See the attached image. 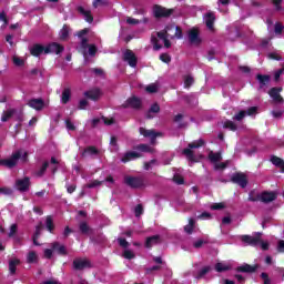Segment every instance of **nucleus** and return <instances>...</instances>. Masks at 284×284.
Masks as SVG:
<instances>
[{
  "mask_svg": "<svg viewBox=\"0 0 284 284\" xmlns=\"http://www.w3.org/2000/svg\"><path fill=\"white\" fill-rule=\"evenodd\" d=\"M19 161L28 163V152L18 150L7 159H0V168H7V170H14L19 165Z\"/></svg>",
  "mask_w": 284,
  "mask_h": 284,
  "instance_id": "obj_1",
  "label": "nucleus"
},
{
  "mask_svg": "<svg viewBox=\"0 0 284 284\" xmlns=\"http://www.w3.org/2000/svg\"><path fill=\"white\" fill-rule=\"evenodd\" d=\"M205 145V141L203 139H200L197 141L191 142L187 144V148L182 151L184 156H186L187 161H191L192 163H196V156L194 155V151L199 148H203Z\"/></svg>",
  "mask_w": 284,
  "mask_h": 284,
  "instance_id": "obj_2",
  "label": "nucleus"
},
{
  "mask_svg": "<svg viewBox=\"0 0 284 284\" xmlns=\"http://www.w3.org/2000/svg\"><path fill=\"white\" fill-rule=\"evenodd\" d=\"M124 183L132 190H140V187H145V179L143 176H130L124 178Z\"/></svg>",
  "mask_w": 284,
  "mask_h": 284,
  "instance_id": "obj_3",
  "label": "nucleus"
},
{
  "mask_svg": "<svg viewBox=\"0 0 284 284\" xmlns=\"http://www.w3.org/2000/svg\"><path fill=\"white\" fill-rule=\"evenodd\" d=\"M152 10L155 19H169L174 14V9H168L161 4H154Z\"/></svg>",
  "mask_w": 284,
  "mask_h": 284,
  "instance_id": "obj_4",
  "label": "nucleus"
},
{
  "mask_svg": "<svg viewBox=\"0 0 284 284\" xmlns=\"http://www.w3.org/2000/svg\"><path fill=\"white\" fill-rule=\"evenodd\" d=\"M121 108H123L124 110H128V108H132L133 110H141V108H143V102H141V99L136 97H131L126 99Z\"/></svg>",
  "mask_w": 284,
  "mask_h": 284,
  "instance_id": "obj_5",
  "label": "nucleus"
},
{
  "mask_svg": "<svg viewBox=\"0 0 284 284\" xmlns=\"http://www.w3.org/2000/svg\"><path fill=\"white\" fill-rule=\"evenodd\" d=\"M187 37L191 45H201L203 41L201 39V31L199 30V28H192L191 30H189Z\"/></svg>",
  "mask_w": 284,
  "mask_h": 284,
  "instance_id": "obj_6",
  "label": "nucleus"
},
{
  "mask_svg": "<svg viewBox=\"0 0 284 284\" xmlns=\"http://www.w3.org/2000/svg\"><path fill=\"white\" fill-rule=\"evenodd\" d=\"M139 132L142 136H144V139H151V143L154 145V143H156V136H162L163 133L161 132H156L154 130H148L143 126H141L139 129Z\"/></svg>",
  "mask_w": 284,
  "mask_h": 284,
  "instance_id": "obj_7",
  "label": "nucleus"
},
{
  "mask_svg": "<svg viewBox=\"0 0 284 284\" xmlns=\"http://www.w3.org/2000/svg\"><path fill=\"white\" fill-rule=\"evenodd\" d=\"M231 182L234 183L235 185H240V187H247V175L245 173H234L231 178Z\"/></svg>",
  "mask_w": 284,
  "mask_h": 284,
  "instance_id": "obj_8",
  "label": "nucleus"
},
{
  "mask_svg": "<svg viewBox=\"0 0 284 284\" xmlns=\"http://www.w3.org/2000/svg\"><path fill=\"white\" fill-rule=\"evenodd\" d=\"M88 267H92V264L88 258L78 257L73 260V270H75L77 272H81Z\"/></svg>",
  "mask_w": 284,
  "mask_h": 284,
  "instance_id": "obj_9",
  "label": "nucleus"
},
{
  "mask_svg": "<svg viewBox=\"0 0 284 284\" xmlns=\"http://www.w3.org/2000/svg\"><path fill=\"white\" fill-rule=\"evenodd\" d=\"M123 61L129 63L130 68H134L136 63H139V59L136 58V54L130 49H126L123 53Z\"/></svg>",
  "mask_w": 284,
  "mask_h": 284,
  "instance_id": "obj_10",
  "label": "nucleus"
},
{
  "mask_svg": "<svg viewBox=\"0 0 284 284\" xmlns=\"http://www.w3.org/2000/svg\"><path fill=\"white\" fill-rule=\"evenodd\" d=\"M241 241L242 243H245L246 245H252L254 247L258 245V243H261V233H256L255 236L242 235Z\"/></svg>",
  "mask_w": 284,
  "mask_h": 284,
  "instance_id": "obj_11",
  "label": "nucleus"
},
{
  "mask_svg": "<svg viewBox=\"0 0 284 284\" xmlns=\"http://www.w3.org/2000/svg\"><path fill=\"white\" fill-rule=\"evenodd\" d=\"M65 48L62 44L52 42L45 47V54H61Z\"/></svg>",
  "mask_w": 284,
  "mask_h": 284,
  "instance_id": "obj_12",
  "label": "nucleus"
},
{
  "mask_svg": "<svg viewBox=\"0 0 284 284\" xmlns=\"http://www.w3.org/2000/svg\"><path fill=\"white\" fill-rule=\"evenodd\" d=\"M30 185L31 183L28 176L16 181V187L19 192H28V190H30Z\"/></svg>",
  "mask_w": 284,
  "mask_h": 284,
  "instance_id": "obj_13",
  "label": "nucleus"
},
{
  "mask_svg": "<svg viewBox=\"0 0 284 284\" xmlns=\"http://www.w3.org/2000/svg\"><path fill=\"white\" fill-rule=\"evenodd\" d=\"M277 195L275 192L271 191H264L262 194H260V201L262 203H272L273 201H276Z\"/></svg>",
  "mask_w": 284,
  "mask_h": 284,
  "instance_id": "obj_14",
  "label": "nucleus"
},
{
  "mask_svg": "<svg viewBox=\"0 0 284 284\" xmlns=\"http://www.w3.org/2000/svg\"><path fill=\"white\" fill-rule=\"evenodd\" d=\"M258 270V264L250 265L243 264L236 267V272H242V274H254Z\"/></svg>",
  "mask_w": 284,
  "mask_h": 284,
  "instance_id": "obj_15",
  "label": "nucleus"
},
{
  "mask_svg": "<svg viewBox=\"0 0 284 284\" xmlns=\"http://www.w3.org/2000/svg\"><path fill=\"white\" fill-rule=\"evenodd\" d=\"M27 105H29V108H32L33 110L41 111L43 110L45 102L41 98L31 99L28 101Z\"/></svg>",
  "mask_w": 284,
  "mask_h": 284,
  "instance_id": "obj_16",
  "label": "nucleus"
},
{
  "mask_svg": "<svg viewBox=\"0 0 284 284\" xmlns=\"http://www.w3.org/2000/svg\"><path fill=\"white\" fill-rule=\"evenodd\" d=\"M160 243H161V235H152L146 237L144 247H146V250H152L153 245H159Z\"/></svg>",
  "mask_w": 284,
  "mask_h": 284,
  "instance_id": "obj_17",
  "label": "nucleus"
},
{
  "mask_svg": "<svg viewBox=\"0 0 284 284\" xmlns=\"http://www.w3.org/2000/svg\"><path fill=\"white\" fill-rule=\"evenodd\" d=\"M45 54V47L43 44L36 43L30 48L31 57H41V54Z\"/></svg>",
  "mask_w": 284,
  "mask_h": 284,
  "instance_id": "obj_18",
  "label": "nucleus"
},
{
  "mask_svg": "<svg viewBox=\"0 0 284 284\" xmlns=\"http://www.w3.org/2000/svg\"><path fill=\"white\" fill-rule=\"evenodd\" d=\"M141 154L135 151H129L124 153V155L121 158L122 163H130V161H134V159H141Z\"/></svg>",
  "mask_w": 284,
  "mask_h": 284,
  "instance_id": "obj_19",
  "label": "nucleus"
},
{
  "mask_svg": "<svg viewBox=\"0 0 284 284\" xmlns=\"http://www.w3.org/2000/svg\"><path fill=\"white\" fill-rule=\"evenodd\" d=\"M256 80L260 83V90H263V88L270 85V81H272V77L267 75V74H256Z\"/></svg>",
  "mask_w": 284,
  "mask_h": 284,
  "instance_id": "obj_20",
  "label": "nucleus"
},
{
  "mask_svg": "<svg viewBox=\"0 0 284 284\" xmlns=\"http://www.w3.org/2000/svg\"><path fill=\"white\" fill-rule=\"evenodd\" d=\"M84 97L91 101H97L98 99H101V89H91L85 91Z\"/></svg>",
  "mask_w": 284,
  "mask_h": 284,
  "instance_id": "obj_21",
  "label": "nucleus"
},
{
  "mask_svg": "<svg viewBox=\"0 0 284 284\" xmlns=\"http://www.w3.org/2000/svg\"><path fill=\"white\" fill-rule=\"evenodd\" d=\"M78 12L84 17L87 23H92V21H94L91 10H85L83 7H78Z\"/></svg>",
  "mask_w": 284,
  "mask_h": 284,
  "instance_id": "obj_22",
  "label": "nucleus"
},
{
  "mask_svg": "<svg viewBox=\"0 0 284 284\" xmlns=\"http://www.w3.org/2000/svg\"><path fill=\"white\" fill-rule=\"evenodd\" d=\"M214 21H216V16H214V12H207L205 14V24L209 30H214Z\"/></svg>",
  "mask_w": 284,
  "mask_h": 284,
  "instance_id": "obj_23",
  "label": "nucleus"
},
{
  "mask_svg": "<svg viewBox=\"0 0 284 284\" xmlns=\"http://www.w3.org/2000/svg\"><path fill=\"white\" fill-rule=\"evenodd\" d=\"M79 230L81 234H94V229L90 227V225L85 221L79 223Z\"/></svg>",
  "mask_w": 284,
  "mask_h": 284,
  "instance_id": "obj_24",
  "label": "nucleus"
},
{
  "mask_svg": "<svg viewBox=\"0 0 284 284\" xmlns=\"http://www.w3.org/2000/svg\"><path fill=\"white\" fill-rule=\"evenodd\" d=\"M170 30H174V24L166 26L164 30L159 31L156 33L158 38H160L162 41H165V39H169L170 37V33H168Z\"/></svg>",
  "mask_w": 284,
  "mask_h": 284,
  "instance_id": "obj_25",
  "label": "nucleus"
},
{
  "mask_svg": "<svg viewBox=\"0 0 284 284\" xmlns=\"http://www.w3.org/2000/svg\"><path fill=\"white\" fill-rule=\"evenodd\" d=\"M60 41H68L70 39V26L63 24L59 32Z\"/></svg>",
  "mask_w": 284,
  "mask_h": 284,
  "instance_id": "obj_26",
  "label": "nucleus"
},
{
  "mask_svg": "<svg viewBox=\"0 0 284 284\" xmlns=\"http://www.w3.org/2000/svg\"><path fill=\"white\" fill-rule=\"evenodd\" d=\"M21 265V260L19 258H11L9 261V272L12 276H14V274H17V266Z\"/></svg>",
  "mask_w": 284,
  "mask_h": 284,
  "instance_id": "obj_27",
  "label": "nucleus"
},
{
  "mask_svg": "<svg viewBox=\"0 0 284 284\" xmlns=\"http://www.w3.org/2000/svg\"><path fill=\"white\" fill-rule=\"evenodd\" d=\"M52 250L58 252L61 256H68V250H65V245H61L59 242H54L52 244Z\"/></svg>",
  "mask_w": 284,
  "mask_h": 284,
  "instance_id": "obj_28",
  "label": "nucleus"
},
{
  "mask_svg": "<svg viewBox=\"0 0 284 284\" xmlns=\"http://www.w3.org/2000/svg\"><path fill=\"white\" fill-rule=\"evenodd\" d=\"M16 112L17 109H8L7 111H3L1 115L2 123H8V120L13 118Z\"/></svg>",
  "mask_w": 284,
  "mask_h": 284,
  "instance_id": "obj_29",
  "label": "nucleus"
},
{
  "mask_svg": "<svg viewBox=\"0 0 284 284\" xmlns=\"http://www.w3.org/2000/svg\"><path fill=\"white\" fill-rule=\"evenodd\" d=\"M271 163L273 165H275V168H280L281 172L284 173V160L276 156V155H273L271 158Z\"/></svg>",
  "mask_w": 284,
  "mask_h": 284,
  "instance_id": "obj_30",
  "label": "nucleus"
},
{
  "mask_svg": "<svg viewBox=\"0 0 284 284\" xmlns=\"http://www.w3.org/2000/svg\"><path fill=\"white\" fill-rule=\"evenodd\" d=\"M97 154H99V149H97V146H87L83 152H82V156H97Z\"/></svg>",
  "mask_w": 284,
  "mask_h": 284,
  "instance_id": "obj_31",
  "label": "nucleus"
},
{
  "mask_svg": "<svg viewBox=\"0 0 284 284\" xmlns=\"http://www.w3.org/2000/svg\"><path fill=\"white\" fill-rule=\"evenodd\" d=\"M71 97H72V90H70V88H64V90L62 91V98H61L63 105H67V103L70 102Z\"/></svg>",
  "mask_w": 284,
  "mask_h": 284,
  "instance_id": "obj_32",
  "label": "nucleus"
},
{
  "mask_svg": "<svg viewBox=\"0 0 284 284\" xmlns=\"http://www.w3.org/2000/svg\"><path fill=\"white\" fill-rule=\"evenodd\" d=\"M209 160L211 163H219V161H223V155H221V152H210Z\"/></svg>",
  "mask_w": 284,
  "mask_h": 284,
  "instance_id": "obj_33",
  "label": "nucleus"
},
{
  "mask_svg": "<svg viewBox=\"0 0 284 284\" xmlns=\"http://www.w3.org/2000/svg\"><path fill=\"white\" fill-rule=\"evenodd\" d=\"M223 128L225 130H230L231 132H236V130H239V126L236 125V123H234L232 120H226L223 123Z\"/></svg>",
  "mask_w": 284,
  "mask_h": 284,
  "instance_id": "obj_34",
  "label": "nucleus"
},
{
  "mask_svg": "<svg viewBox=\"0 0 284 284\" xmlns=\"http://www.w3.org/2000/svg\"><path fill=\"white\" fill-rule=\"evenodd\" d=\"M41 227H42L41 223L38 226H36V232L32 236L33 245L36 246L41 245L39 244V236H41Z\"/></svg>",
  "mask_w": 284,
  "mask_h": 284,
  "instance_id": "obj_35",
  "label": "nucleus"
},
{
  "mask_svg": "<svg viewBox=\"0 0 284 284\" xmlns=\"http://www.w3.org/2000/svg\"><path fill=\"white\" fill-rule=\"evenodd\" d=\"M134 150H138L139 152H154V149H152L150 144H138L136 146H134Z\"/></svg>",
  "mask_w": 284,
  "mask_h": 284,
  "instance_id": "obj_36",
  "label": "nucleus"
},
{
  "mask_svg": "<svg viewBox=\"0 0 284 284\" xmlns=\"http://www.w3.org/2000/svg\"><path fill=\"white\" fill-rule=\"evenodd\" d=\"M211 271H212V266H204L202 270L197 272V274L195 275V278L197 281H201V278H203V276H205Z\"/></svg>",
  "mask_w": 284,
  "mask_h": 284,
  "instance_id": "obj_37",
  "label": "nucleus"
},
{
  "mask_svg": "<svg viewBox=\"0 0 284 284\" xmlns=\"http://www.w3.org/2000/svg\"><path fill=\"white\" fill-rule=\"evenodd\" d=\"M45 225H47L48 232L52 234L54 232V220H52L51 215L47 216Z\"/></svg>",
  "mask_w": 284,
  "mask_h": 284,
  "instance_id": "obj_38",
  "label": "nucleus"
},
{
  "mask_svg": "<svg viewBox=\"0 0 284 284\" xmlns=\"http://www.w3.org/2000/svg\"><path fill=\"white\" fill-rule=\"evenodd\" d=\"M19 232V225L17 224H11L10 226V231L8 233V237L9 239H14V236H17V233Z\"/></svg>",
  "mask_w": 284,
  "mask_h": 284,
  "instance_id": "obj_39",
  "label": "nucleus"
},
{
  "mask_svg": "<svg viewBox=\"0 0 284 284\" xmlns=\"http://www.w3.org/2000/svg\"><path fill=\"white\" fill-rule=\"evenodd\" d=\"M281 92H283V88L274 87L268 91V94H270L271 99H274V98L278 97L281 94Z\"/></svg>",
  "mask_w": 284,
  "mask_h": 284,
  "instance_id": "obj_40",
  "label": "nucleus"
},
{
  "mask_svg": "<svg viewBox=\"0 0 284 284\" xmlns=\"http://www.w3.org/2000/svg\"><path fill=\"white\" fill-rule=\"evenodd\" d=\"M255 194H256L255 191H251L248 193V201H251V203H256V202L261 201V194H256V195Z\"/></svg>",
  "mask_w": 284,
  "mask_h": 284,
  "instance_id": "obj_41",
  "label": "nucleus"
},
{
  "mask_svg": "<svg viewBox=\"0 0 284 284\" xmlns=\"http://www.w3.org/2000/svg\"><path fill=\"white\" fill-rule=\"evenodd\" d=\"M48 168H50V162L45 161L43 162L42 166L40 168V170L37 172L38 176H43V174H45Z\"/></svg>",
  "mask_w": 284,
  "mask_h": 284,
  "instance_id": "obj_42",
  "label": "nucleus"
},
{
  "mask_svg": "<svg viewBox=\"0 0 284 284\" xmlns=\"http://www.w3.org/2000/svg\"><path fill=\"white\" fill-rule=\"evenodd\" d=\"M122 256H123V258H126L128 261H132V258H136V255L134 254V252H132L130 250H124Z\"/></svg>",
  "mask_w": 284,
  "mask_h": 284,
  "instance_id": "obj_43",
  "label": "nucleus"
},
{
  "mask_svg": "<svg viewBox=\"0 0 284 284\" xmlns=\"http://www.w3.org/2000/svg\"><path fill=\"white\" fill-rule=\"evenodd\" d=\"M194 84V78L192 75H186L184 79V88L190 89Z\"/></svg>",
  "mask_w": 284,
  "mask_h": 284,
  "instance_id": "obj_44",
  "label": "nucleus"
},
{
  "mask_svg": "<svg viewBox=\"0 0 284 284\" xmlns=\"http://www.w3.org/2000/svg\"><path fill=\"white\" fill-rule=\"evenodd\" d=\"M145 91L149 92V94H156V92H159V87L156 84H149L145 88Z\"/></svg>",
  "mask_w": 284,
  "mask_h": 284,
  "instance_id": "obj_45",
  "label": "nucleus"
},
{
  "mask_svg": "<svg viewBox=\"0 0 284 284\" xmlns=\"http://www.w3.org/2000/svg\"><path fill=\"white\" fill-rule=\"evenodd\" d=\"M37 253L34 251L29 252L27 256V262L28 263H37Z\"/></svg>",
  "mask_w": 284,
  "mask_h": 284,
  "instance_id": "obj_46",
  "label": "nucleus"
},
{
  "mask_svg": "<svg viewBox=\"0 0 284 284\" xmlns=\"http://www.w3.org/2000/svg\"><path fill=\"white\" fill-rule=\"evenodd\" d=\"M151 43L153 44L154 50H161L163 45L159 43V39L155 36L151 37Z\"/></svg>",
  "mask_w": 284,
  "mask_h": 284,
  "instance_id": "obj_47",
  "label": "nucleus"
},
{
  "mask_svg": "<svg viewBox=\"0 0 284 284\" xmlns=\"http://www.w3.org/2000/svg\"><path fill=\"white\" fill-rule=\"evenodd\" d=\"M118 243L120 247H123L124 250H128V247H130V242L123 237H119Z\"/></svg>",
  "mask_w": 284,
  "mask_h": 284,
  "instance_id": "obj_48",
  "label": "nucleus"
},
{
  "mask_svg": "<svg viewBox=\"0 0 284 284\" xmlns=\"http://www.w3.org/2000/svg\"><path fill=\"white\" fill-rule=\"evenodd\" d=\"M102 184H103L102 181L94 180V181L88 183V184L85 185V187H88L89 190H92V189H94V187H99V185H102Z\"/></svg>",
  "mask_w": 284,
  "mask_h": 284,
  "instance_id": "obj_49",
  "label": "nucleus"
},
{
  "mask_svg": "<svg viewBox=\"0 0 284 284\" xmlns=\"http://www.w3.org/2000/svg\"><path fill=\"white\" fill-rule=\"evenodd\" d=\"M150 112H152L153 114H159L161 112V105H159V103H153L151 106H150Z\"/></svg>",
  "mask_w": 284,
  "mask_h": 284,
  "instance_id": "obj_50",
  "label": "nucleus"
},
{
  "mask_svg": "<svg viewBox=\"0 0 284 284\" xmlns=\"http://www.w3.org/2000/svg\"><path fill=\"white\" fill-rule=\"evenodd\" d=\"M216 272H227L230 270V266L223 265V263H216L215 264Z\"/></svg>",
  "mask_w": 284,
  "mask_h": 284,
  "instance_id": "obj_51",
  "label": "nucleus"
},
{
  "mask_svg": "<svg viewBox=\"0 0 284 284\" xmlns=\"http://www.w3.org/2000/svg\"><path fill=\"white\" fill-rule=\"evenodd\" d=\"M13 63L18 68H21V67L26 65V61L23 59L19 58V57H13Z\"/></svg>",
  "mask_w": 284,
  "mask_h": 284,
  "instance_id": "obj_52",
  "label": "nucleus"
},
{
  "mask_svg": "<svg viewBox=\"0 0 284 284\" xmlns=\"http://www.w3.org/2000/svg\"><path fill=\"white\" fill-rule=\"evenodd\" d=\"M283 30H284L283 23L276 22L274 28L275 34H283Z\"/></svg>",
  "mask_w": 284,
  "mask_h": 284,
  "instance_id": "obj_53",
  "label": "nucleus"
},
{
  "mask_svg": "<svg viewBox=\"0 0 284 284\" xmlns=\"http://www.w3.org/2000/svg\"><path fill=\"white\" fill-rule=\"evenodd\" d=\"M160 61L163 63H170L172 61V57H170L168 53H162L160 54Z\"/></svg>",
  "mask_w": 284,
  "mask_h": 284,
  "instance_id": "obj_54",
  "label": "nucleus"
},
{
  "mask_svg": "<svg viewBox=\"0 0 284 284\" xmlns=\"http://www.w3.org/2000/svg\"><path fill=\"white\" fill-rule=\"evenodd\" d=\"M268 59H272L273 61H283V57L276 52L268 53Z\"/></svg>",
  "mask_w": 284,
  "mask_h": 284,
  "instance_id": "obj_55",
  "label": "nucleus"
},
{
  "mask_svg": "<svg viewBox=\"0 0 284 284\" xmlns=\"http://www.w3.org/2000/svg\"><path fill=\"white\" fill-rule=\"evenodd\" d=\"M247 115L246 111L242 110L237 114L234 115L235 121H243Z\"/></svg>",
  "mask_w": 284,
  "mask_h": 284,
  "instance_id": "obj_56",
  "label": "nucleus"
},
{
  "mask_svg": "<svg viewBox=\"0 0 284 284\" xmlns=\"http://www.w3.org/2000/svg\"><path fill=\"white\" fill-rule=\"evenodd\" d=\"M245 112L247 116H254L258 112V106H251Z\"/></svg>",
  "mask_w": 284,
  "mask_h": 284,
  "instance_id": "obj_57",
  "label": "nucleus"
},
{
  "mask_svg": "<svg viewBox=\"0 0 284 284\" xmlns=\"http://www.w3.org/2000/svg\"><path fill=\"white\" fill-rule=\"evenodd\" d=\"M173 30H175V39H183V29L181 27H174Z\"/></svg>",
  "mask_w": 284,
  "mask_h": 284,
  "instance_id": "obj_58",
  "label": "nucleus"
},
{
  "mask_svg": "<svg viewBox=\"0 0 284 284\" xmlns=\"http://www.w3.org/2000/svg\"><path fill=\"white\" fill-rule=\"evenodd\" d=\"M134 214L136 217L143 214V204H138L134 209Z\"/></svg>",
  "mask_w": 284,
  "mask_h": 284,
  "instance_id": "obj_59",
  "label": "nucleus"
},
{
  "mask_svg": "<svg viewBox=\"0 0 284 284\" xmlns=\"http://www.w3.org/2000/svg\"><path fill=\"white\" fill-rule=\"evenodd\" d=\"M88 48H89V55L90 57H97V52H98L97 45L95 44H90Z\"/></svg>",
  "mask_w": 284,
  "mask_h": 284,
  "instance_id": "obj_60",
  "label": "nucleus"
},
{
  "mask_svg": "<svg viewBox=\"0 0 284 284\" xmlns=\"http://www.w3.org/2000/svg\"><path fill=\"white\" fill-rule=\"evenodd\" d=\"M89 105L88 100L83 99L80 100L79 104H78V110H85Z\"/></svg>",
  "mask_w": 284,
  "mask_h": 284,
  "instance_id": "obj_61",
  "label": "nucleus"
},
{
  "mask_svg": "<svg viewBox=\"0 0 284 284\" xmlns=\"http://www.w3.org/2000/svg\"><path fill=\"white\" fill-rule=\"evenodd\" d=\"M229 165V162H221L215 164V170H225Z\"/></svg>",
  "mask_w": 284,
  "mask_h": 284,
  "instance_id": "obj_62",
  "label": "nucleus"
},
{
  "mask_svg": "<svg viewBox=\"0 0 284 284\" xmlns=\"http://www.w3.org/2000/svg\"><path fill=\"white\" fill-rule=\"evenodd\" d=\"M261 278L263 280L264 284H270L271 283L270 275L265 272H263L261 274Z\"/></svg>",
  "mask_w": 284,
  "mask_h": 284,
  "instance_id": "obj_63",
  "label": "nucleus"
},
{
  "mask_svg": "<svg viewBox=\"0 0 284 284\" xmlns=\"http://www.w3.org/2000/svg\"><path fill=\"white\" fill-rule=\"evenodd\" d=\"M277 252H280V254H283L284 252V241L280 240L277 243Z\"/></svg>",
  "mask_w": 284,
  "mask_h": 284,
  "instance_id": "obj_64",
  "label": "nucleus"
}]
</instances>
